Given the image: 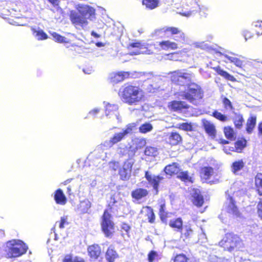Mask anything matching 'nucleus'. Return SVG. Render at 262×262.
Here are the masks:
<instances>
[{
  "label": "nucleus",
  "instance_id": "1",
  "mask_svg": "<svg viewBox=\"0 0 262 262\" xmlns=\"http://www.w3.org/2000/svg\"><path fill=\"white\" fill-rule=\"evenodd\" d=\"M78 12L74 10L70 11V19L75 26L85 27L88 24V19L92 20L95 15V9L86 5L78 4L76 6Z\"/></svg>",
  "mask_w": 262,
  "mask_h": 262
},
{
  "label": "nucleus",
  "instance_id": "2",
  "mask_svg": "<svg viewBox=\"0 0 262 262\" xmlns=\"http://www.w3.org/2000/svg\"><path fill=\"white\" fill-rule=\"evenodd\" d=\"M122 100L129 104H136L143 97V91L138 87L131 85H124L119 91Z\"/></svg>",
  "mask_w": 262,
  "mask_h": 262
},
{
  "label": "nucleus",
  "instance_id": "3",
  "mask_svg": "<svg viewBox=\"0 0 262 262\" xmlns=\"http://www.w3.org/2000/svg\"><path fill=\"white\" fill-rule=\"evenodd\" d=\"M28 247L20 240L13 239L6 243L5 251L8 258L19 257L26 253Z\"/></svg>",
  "mask_w": 262,
  "mask_h": 262
},
{
  "label": "nucleus",
  "instance_id": "4",
  "mask_svg": "<svg viewBox=\"0 0 262 262\" xmlns=\"http://www.w3.org/2000/svg\"><path fill=\"white\" fill-rule=\"evenodd\" d=\"M187 88V92L182 90L181 96L190 103L197 105L203 97V92L201 86L195 83H191L188 84Z\"/></svg>",
  "mask_w": 262,
  "mask_h": 262
},
{
  "label": "nucleus",
  "instance_id": "5",
  "mask_svg": "<svg viewBox=\"0 0 262 262\" xmlns=\"http://www.w3.org/2000/svg\"><path fill=\"white\" fill-rule=\"evenodd\" d=\"M192 75L186 72L185 70H178L171 73V80L172 82L183 86L185 89L188 84H190Z\"/></svg>",
  "mask_w": 262,
  "mask_h": 262
},
{
  "label": "nucleus",
  "instance_id": "6",
  "mask_svg": "<svg viewBox=\"0 0 262 262\" xmlns=\"http://www.w3.org/2000/svg\"><path fill=\"white\" fill-rule=\"evenodd\" d=\"M220 245L225 250L230 252L236 249H240L242 247V243L239 238L231 234H227L226 237L220 242Z\"/></svg>",
  "mask_w": 262,
  "mask_h": 262
},
{
  "label": "nucleus",
  "instance_id": "7",
  "mask_svg": "<svg viewBox=\"0 0 262 262\" xmlns=\"http://www.w3.org/2000/svg\"><path fill=\"white\" fill-rule=\"evenodd\" d=\"M101 228L106 236H111L114 232V223L112 221V215L105 210L102 217Z\"/></svg>",
  "mask_w": 262,
  "mask_h": 262
},
{
  "label": "nucleus",
  "instance_id": "8",
  "mask_svg": "<svg viewBox=\"0 0 262 262\" xmlns=\"http://www.w3.org/2000/svg\"><path fill=\"white\" fill-rule=\"evenodd\" d=\"M104 114L105 117L112 120H117L120 122L121 118L119 112V107L116 104H112L109 102H104Z\"/></svg>",
  "mask_w": 262,
  "mask_h": 262
},
{
  "label": "nucleus",
  "instance_id": "9",
  "mask_svg": "<svg viewBox=\"0 0 262 262\" xmlns=\"http://www.w3.org/2000/svg\"><path fill=\"white\" fill-rule=\"evenodd\" d=\"M142 75V73L135 72L134 74H130L127 72H119L111 73L110 75V79L112 82L117 83L122 81L129 76L136 78L140 77Z\"/></svg>",
  "mask_w": 262,
  "mask_h": 262
},
{
  "label": "nucleus",
  "instance_id": "10",
  "mask_svg": "<svg viewBox=\"0 0 262 262\" xmlns=\"http://www.w3.org/2000/svg\"><path fill=\"white\" fill-rule=\"evenodd\" d=\"M158 31L170 32L172 35H176L174 37V39L178 42L184 43L187 40V37L184 33L178 28L166 27L159 30Z\"/></svg>",
  "mask_w": 262,
  "mask_h": 262
},
{
  "label": "nucleus",
  "instance_id": "11",
  "mask_svg": "<svg viewBox=\"0 0 262 262\" xmlns=\"http://www.w3.org/2000/svg\"><path fill=\"white\" fill-rule=\"evenodd\" d=\"M134 162L132 160H128L124 162L122 167L119 169V174L122 180H127L131 176V172Z\"/></svg>",
  "mask_w": 262,
  "mask_h": 262
},
{
  "label": "nucleus",
  "instance_id": "12",
  "mask_svg": "<svg viewBox=\"0 0 262 262\" xmlns=\"http://www.w3.org/2000/svg\"><path fill=\"white\" fill-rule=\"evenodd\" d=\"M130 48H136L135 51L130 52L132 55L142 54H151L153 53L152 51L149 48L147 45H142L140 42H134L129 44L128 49Z\"/></svg>",
  "mask_w": 262,
  "mask_h": 262
},
{
  "label": "nucleus",
  "instance_id": "13",
  "mask_svg": "<svg viewBox=\"0 0 262 262\" xmlns=\"http://www.w3.org/2000/svg\"><path fill=\"white\" fill-rule=\"evenodd\" d=\"M125 137L122 130L120 132L115 133L108 140H105L103 142V145H104L105 149L110 148L113 147L114 145L121 141Z\"/></svg>",
  "mask_w": 262,
  "mask_h": 262
},
{
  "label": "nucleus",
  "instance_id": "14",
  "mask_svg": "<svg viewBox=\"0 0 262 262\" xmlns=\"http://www.w3.org/2000/svg\"><path fill=\"white\" fill-rule=\"evenodd\" d=\"M224 210L233 215L238 216L239 212L232 196H229L224 205Z\"/></svg>",
  "mask_w": 262,
  "mask_h": 262
},
{
  "label": "nucleus",
  "instance_id": "15",
  "mask_svg": "<svg viewBox=\"0 0 262 262\" xmlns=\"http://www.w3.org/2000/svg\"><path fill=\"white\" fill-rule=\"evenodd\" d=\"M137 150V147L133 148L132 146L127 147L124 144H119L117 148V152L121 157L128 155V157H133Z\"/></svg>",
  "mask_w": 262,
  "mask_h": 262
},
{
  "label": "nucleus",
  "instance_id": "16",
  "mask_svg": "<svg viewBox=\"0 0 262 262\" xmlns=\"http://www.w3.org/2000/svg\"><path fill=\"white\" fill-rule=\"evenodd\" d=\"M221 54L223 56L226 60H224V62L227 63L230 62L233 63L237 67L242 68L243 65V61L238 58L233 56L235 54L232 52H228L225 51L223 53H221Z\"/></svg>",
  "mask_w": 262,
  "mask_h": 262
},
{
  "label": "nucleus",
  "instance_id": "17",
  "mask_svg": "<svg viewBox=\"0 0 262 262\" xmlns=\"http://www.w3.org/2000/svg\"><path fill=\"white\" fill-rule=\"evenodd\" d=\"M105 148L103 143L99 145L97 148L89 156L90 159H92L95 158L97 160H104L106 157V153L104 152V149Z\"/></svg>",
  "mask_w": 262,
  "mask_h": 262
},
{
  "label": "nucleus",
  "instance_id": "18",
  "mask_svg": "<svg viewBox=\"0 0 262 262\" xmlns=\"http://www.w3.org/2000/svg\"><path fill=\"white\" fill-rule=\"evenodd\" d=\"M145 178L156 190H158L159 182L163 179V177L160 176L152 175L148 171L145 172Z\"/></svg>",
  "mask_w": 262,
  "mask_h": 262
},
{
  "label": "nucleus",
  "instance_id": "19",
  "mask_svg": "<svg viewBox=\"0 0 262 262\" xmlns=\"http://www.w3.org/2000/svg\"><path fill=\"white\" fill-rule=\"evenodd\" d=\"M192 201L193 204L197 207H201L204 203L203 196L201 194L199 189H193L191 191Z\"/></svg>",
  "mask_w": 262,
  "mask_h": 262
},
{
  "label": "nucleus",
  "instance_id": "20",
  "mask_svg": "<svg viewBox=\"0 0 262 262\" xmlns=\"http://www.w3.org/2000/svg\"><path fill=\"white\" fill-rule=\"evenodd\" d=\"M203 126L206 132L212 138H215L216 136V129L214 124L207 120L203 121Z\"/></svg>",
  "mask_w": 262,
  "mask_h": 262
},
{
  "label": "nucleus",
  "instance_id": "21",
  "mask_svg": "<svg viewBox=\"0 0 262 262\" xmlns=\"http://www.w3.org/2000/svg\"><path fill=\"white\" fill-rule=\"evenodd\" d=\"M168 106L171 110L174 111H178L183 108H186L188 107V104L185 102L179 101H173L171 102Z\"/></svg>",
  "mask_w": 262,
  "mask_h": 262
},
{
  "label": "nucleus",
  "instance_id": "22",
  "mask_svg": "<svg viewBox=\"0 0 262 262\" xmlns=\"http://www.w3.org/2000/svg\"><path fill=\"white\" fill-rule=\"evenodd\" d=\"M54 200L58 204L63 205L67 202V199L61 189H57L54 194Z\"/></svg>",
  "mask_w": 262,
  "mask_h": 262
},
{
  "label": "nucleus",
  "instance_id": "23",
  "mask_svg": "<svg viewBox=\"0 0 262 262\" xmlns=\"http://www.w3.org/2000/svg\"><path fill=\"white\" fill-rule=\"evenodd\" d=\"M165 172L169 175L178 173L180 171V167L178 163H173L171 164L167 165L164 168Z\"/></svg>",
  "mask_w": 262,
  "mask_h": 262
},
{
  "label": "nucleus",
  "instance_id": "24",
  "mask_svg": "<svg viewBox=\"0 0 262 262\" xmlns=\"http://www.w3.org/2000/svg\"><path fill=\"white\" fill-rule=\"evenodd\" d=\"M88 252L89 253V255L90 257L92 258L93 259H97L100 253H101V249L100 247L97 245H94L92 246H90L88 248Z\"/></svg>",
  "mask_w": 262,
  "mask_h": 262
},
{
  "label": "nucleus",
  "instance_id": "25",
  "mask_svg": "<svg viewBox=\"0 0 262 262\" xmlns=\"http://www.w3.org/2000/svg\"><path fill=\"white\" fill-rule=\"evenodd\" d=\"M213 169L211 167H204L201 169V177L205 181H207L213 174Z\"/></svg>",
  "mask_w": 262,
  "mask_h": 262
},
{
  "label": "nucleus",
  "instance_id": "26",
  "mask_svg": "<svg viewBox=\"0 0 262 262\" xmlns=\"http://www.w3.org/2000/svg\"><path fill=\"white\" fill-rule=\"evenodd\" d=\"M159 45L161 48L163 50H175L178 48V44L170 40H166L160 42Z\"/></svg>",
  "mask_w": 262,
  "mask_h": 262
},
{
  "label": "nucleus",
  "instance_id": "27",
  "mask_svg": "<svg viewBox=\"0 0 262 262\" xmlns=\"http://www.w3.org/2000/svg\"><path fill=\"white\" fill-rule=\"evenodd\" d=\"M213 69L219 75L224 77L225 78L228 80H230L231 81H235L236 80L235 78L232 75H230L226 71L222 70L219 66L214 67L213 68Z\"/></svg>",
  "mask_w": 262,
  "mask_h": 262
},
{
  "label": "nucleus",
  "instance_id": "28",
  "mask_svg": "<svg viewBox=\"0 0 262 262\" xmlns=\"http://www.w3.org/2000/svg\"><path fill=\"white\" fill-rule=\"evenodd\" d=\"M245 163L243 160H239L234 162L231 166V170L234 173L237 174L244 167Z\"/></svg>",
  "mask_w": 262,
  "mask_h": 262
},
{
  "label": "nucleus",
  "instance_id": "29",
  "mask_svg": "<svg viewBox=\"0 0 262 262\" xmlns=\"http://www.w3.org/2000/svg\"><path fill=\"white\" fill-rule=\"evenodd\" d=\"M31 30L33 32L34 36L37 40H43L48 38L47 34L41 29L38 28L36 29L34 28H31Z\"/></svg>",
  "mask_w": 262,
  "mask_h": 262
},
{
  "label": "nucleus",
  "instance_id": "30",
  "mask_svg": "<svg viewBox=\"0 0 262 262\" xmlns=\"http://www.w3.org/2000/svg\"><path fill=\"white\" fill-rule=\"evenodd\" d=\"M91 202L88 200L81 201L79 205L78 210L82 213H86L91 207Z\"/></svg>",
  "mask_w": 262,
  "mask_h": 262
},
{
  "label": "nucleus",
  "instance_id": "31",
  "mask_svg": "<svg viewBox=\"0 0 262 262\" xmlns=\"http://www.w3.org/2000/svg\"><path fill=\"white\" fill-rule=\"evenodd\" d=\"M147 194V190L142 188L137 189L133 191L132 193L133 198L137 200L141 199L142 198L145 196Z\"/></svg>",
  "mask_w": 262,
  "mask_h": 262
},
{
  "label": "nucleus",
  "instance_id": "32",
  "mask_svg": "<svg viewBox=\"0 0 262 262\" xmlns=\"http://www.w3.org/2000/svg\"><path fill=\"white\" fill-rule=\"evenodd\" d=\"M105 257L108 262H114L115 259L118 257V254L113 248L110 247L106 251Z\"/></svg>",
  "mask_w": 262,
  "mask_h": 262
},
{
  "label": "nucleus",
  "instance_id": "33",
  "mask_svg": "<svg viewBox=\"0 0 262 262\" xmlns=\"http://www.w3.org/2000/svg\"><path fill=\"white\" fill-rule=\"evenodd\" d=\"M142 212H145L147 217L148 222L150 223L154 222L155 220V215L153 211V209L148 206L143 207Z\"/></svg>",
  "mask_w": 262,
  "mask_h": 262
},
{
  "label": "nucleus",
  "instance_id": "34",
  "mask_svg": "<svg viewBox=\"0 0 262 262\" xmlns=\"http://www.w3.org/2000/svg\"><path fill=\"white\" fill-rule=\"evenodd\" d=\"M169 225L171 228L176 229L177 231H181L183 228V222L181 218L170 220Z\"/></svg>",
  "mask_w": 262,
  "mask_h": 262
},
{
  "label": "nucleus",
  "instance_id": "35",
  "mask_svg": "<svg viewBox=\"0 0 262 262\" xmlns=\"http://www.w3.org/2000/svg\"><path fill=\"white\" fill-rule=\"evenodd\" d=\"M256 188L259 195H262V173H257L255 178Z\"/></svg>",
  "mask_w": 262,
  "mask_h": 262
},
{
  "label": "nucleus",
  "instance_id": "36",
  "mask_svg": "<svg viewBox=\"0 0 262 262\" xmlns=\"http://www.w3.org/2000/svg\"><path fill=\"white\" fill-rule=\"evenodd\" d=\"M160 0H143L142 4L149 9H154L159 6Z\"/></svg>",
  "mask_w": 262,
  "mask_h": 262
},
{
  "label": "nucleus",
  "instance_id": "37",
  "mask_svg": "<svg viewBox=\"0 0 262 262\" xmlns=\"http://www.w3.org/2000/svg\"><path fill=\"white\" fill-rule=\"evenodd\" d=\"M177 178L185 182H191V177L189 176L187 171H179L177 173Z\"/></svg>",
  "mask_w": 262,
  "mask_h": 262
},
{
  "label": "nucleus",
  "instance_id": "38",
  "mask_svg": "<svg viewBox=\"0 0 262 262\" xmlns=\"http://www.w3.org/2000/svg\"><path fill=\"white\" fill-rule=\"evenodd\" d=\"M182 140L181 136L176 132L171 133L169 137V141L172 145L178 144Z\"/></svg>",
  "mask_w": 262,
  "mask_h": 262
},
{
  "label": "nucleus",
  "instance_id": "39",
  "mask_svg": "<svg viewBox=\"0 0 262 262\" xmlns=\"http://www.w3.org/2000/svg\"><path fill=\"white\" fill-rule=\"evenodd\" d=\"M256 124V117L251 116L248 119L247 122V131L251 133Z\"/></svg>",
  "mask_w": 262,
  "mask_h": 262
},
{
  "label": "nucleus",
  "instance_id": "40",
  "mask_svg": "<svg viewBox=\"0 0 262 262\" xmlns=\"http://www.w3.org/2000/svg\"><path fill=\"white\" fill-rule=\"evenodd\" d=\"M252 26L258 36L262 34V21H253Z\"/></svg>",
  "mask_w": 262,
  "mask_h": 262
},
{
  "label": "nucleus",
  "instance_id": "41",
  "mask_svg": "<svg viewBox=\"0 0 262 262\" xmlns=\"http://www.w3.org/2000/svg\"><path fill=\"white\" fill-rule=\"evenodd\" d=\"M182 236H184L186 238L190 237L193 234V230L189 225L184 226L181 230Z\"/></svg>",
  "mask_w": 262,
  "mask_h": 262
},
{
  "label": "nucleus",
  "instance_id": "42",
  "mask_svg": "<svg viewBox=\"0 0 262 262\" xmlns=\"http://www.w3.org/2000/svg\"><path fill=\"white\" fill-rule=\"evenodd\" d=\"M144 154L147 156L155 157L158 154V152L156 148L148 146L145 148Z\"/></svg>",
  "mask_w": 262,
  "mask_h": 262
},
{
  "label": "nucleus",
  "instance_id": "43",
  "mask_svg": "<svg viewBox=\"0 0 262 262\" xmlns=\"http://www.w3.org/2000/svg\"><path fill=\"white\" fill-rule=\"evenodd\" d=\"M224 134L226 137L230 140H232L235 138L234 130L230 127H225L224 128Z\"/></svg>",
  "mask_w": 262,
  "mask_h": 262
},
{
  "label": "nucleus",
  "instance_id": "44",
  "mask_svg": "<svg viewBox=\"0 0 262 262\" xmlns=\"http://www.w3.org/2000/svg\"><path fill=\"white\" fill-rule=\"evenodd\" d=\"M152 129V126L149 123H146L139 127V130L142 133H146L151 131Z\"/></svg>",
  "mask_w": 262,
  "mask_h": 262
},
{
  "label": "nucleus",
  "instance_id": "45",
  "mask_svg": "<svg viewBox=\"0 0 262 262\" xmlns=\"http://www.w3.org/2000/svg\"><path fill=\"white\" fill-rule=\"evenodd\" d=\"M176 127L186 131H190L192 129L191 124L188 123H178L176 124Z\"/></svg>",
  "mask_w": 262,
  "mask_h": 262
},
{
  "label": "nucleus",
  "instance_id": "46",
  "mask_svg": "<svg viewBox=\"0 0 262 262\" xmlns=\"http://www.w3.org/2000/svg\"><path fill=\"white\" fill-rule=\"evenodd\" d=\"M234 122L236 127L239 128L243 124V118L240 114H236L234 118Z\"/></svg>",
  "mask_w": 262,
  "mask_h": 262
},
{
  "label": "nucleus",
  "instance_id": "47",
  "mask_svg": "<svg viewBox=\"0 0 262 262\" xmlns=\"http://www.w3.org/2000/svg\"><path fill=\"white\" fill-rule=\"evenodd\" d=\"M52 36L56 41L60 43L68 42V40L67 38L62 36L55 32L52 33Z\"/></svg>",
  "mask_w": 262,
  "mask_h": 262
},
{
  "label": "nucleus",
  "instance_id": "48",
  "mask_svg": "<svg viewBox=\"0 0 262 262\" xmlns=\"http://www.w3.org/2000/svg\"><path fill=\"white\" fill-rule=\"evenodd\" d=\"M174 262H190L189 259L185 255L180 254L177 255L174 259Z\"/></svg>",
  "mask_w": 262,
  "mask_h": 262
},
{
  "label": "nucleus",
  "instance_id": "49",
  "mask_svg": "<svg viewBox=\"0 0 262 262\" xmlns=\"http://www.w3.org/2000/svg\"><path fill=\"white\" fill-rule=\"evenodd\" d=\"M213 116L221 121H226L227 120V117L225 115L217 111H215L213 113Z\"/></svg>",
  "mask_w": 262,
  "mask_h": 262
},
{
  "label": "nucleus",
  "instance_id": "50",
  "mask_svg": "<svg viewBox=\"0 0 262 262\" xmlns=\"http://www.w3.org/2000/svg\"><path fill=\"white\" fill-rule=\"evenodd\" d=\"M223 103L224 104V107L226 110H233V106L231 103V102L227 98L225 97L223 99Z\"/></svg>",
  "mask_w": 262,
  "mask_h": 262
},
{
  "label": "nucleus",
  "instance_id": "51",
  "mask_svg": "<svg viewBox=\"0 0 262 262\" xmlns=\"http://www.w3.org/2000/svg\"><path fill=\"white\" fill-rule=\"evenodd\" d=\"M198 6L199 7L200 9V14L201 16L206 17L208 15V8L205 6H202L201 7H200L198 5Z\"/></svg>",
  "mask_w": 262,
  "mask_h": 262
},
{
  "label": "nucleus",
  "instance_id": "52",
  "mask_svg": "<svg viewBox=\"0 0 262 262\" xmlns=\"http://www.w3.org/2000/svg\"><path fill=\"white\" fill-rule=\"evenodd\" d=\"M135 127L134 124H129L127 125L125 128L122 129V132L124 133L125 136L128 134H130L133 130V128Z\"/></svg>",
  "mask_w": 262,
  "mask_h": 262
},
{
  "label": "nucleus",
  "instance_id": "53",
  "mask_svg": "<svg viewBox=\"0 0 262 262\" xmlns=\"http://www.w3.org/2000/svg\"><path fill=\"white\" fill-rule=\"evenodd\" d=\"M242 35L244 37L245 39L247 41L249 39H251L253 37V33L248 30H244L242 32Z\"/></svg>",
  "mask_w": 262,
  "mask_h": 262
},
{
  "label": "nucleus",
  "instance_id": "54",
  "mask_svg": "<svg viewBox=\"0 0 262 262\" xmlns=\"http://www.w3.org/2000/svg\"><path fill=\"white\" fill-rule=\"evenodd\" d=\"M158 255V253L156 251H151L148 255L149 262H153Z\"/></svg>",
  "mask_w": 262,
  "mask_h": 262
},
{
  "label": "nucleus",
  "instance_id": "55",
  "mask_svg": "<svg viewBox=\"0 0 262 262\" xmlns=\"http://www.w3.org/2000/svg\"><path fill=\"white\" fill-rule=\"evenodd\" d=\"M100 111V108L97 107L94 108L89 112V115L93 116V117H96V116L99 113Z\"/></svg>",
  "mask_w": 262,
  "mask_h": 262
},
{
  "label": "nucleus",
  "instance_id": "56",
  "mask_svg": "<svg viewBox=\"0 0 262 262\" xmlns=\"http://www.w3.org/2000/svg\"><path fill=\"white\" fill-rule=\"evenodd\" d=\"M109 166L111 168L116 171L119 167V163L118 162H111L109 163Z\"/></svg>",
  "mask_w": 262,
  "mask_h": 262
},
{
  "label": "nucleus",
  "instance_id": "57",
  "mask_svg": "<svg viewBox=\"0 0 262 262\" xmlns=\"http://www.w3.org/2000/svg\"><path fill=\"white\" fill-rule=\"evenodd\" d=\"M165 204H161L160 205V208L159 209V214L162 218L163 216H166V213L165 212Z\"/></svg>",
  "mask_w": 262,
  "mask_h": 262
},
{
  "label": "nucleus",
  "instance_id": "58",
  "mask_svg": "<svg viewBox=\"0 0 262 262\" xmlns=\"http://www.w3.org/2000/svg\"><path fill=\"white\" fill-rule=\"evenodd\" d=\"M257 212L258 216L262 219V201H260L257 205Z\"/></svg>",
  "mask_w": 262,
  "mask_h": 262
},
{
  "label": "nucleus",
  "instance_id": "59",
  "mask_svg": "<svg viewBox=\"0 0 262 262\" xmlns=\"http://www.w3.org/2000/svg\"><path fill=\"white\" fill-rule=\"evenodd\" d=\"M67 218H65L64 217H61L60 221L59 224V227L60 228L62 229L64 227V224H67Z\"/></svg>",
  "mask_w": 262,
  "mask_h": 262
},
{
  "label": "nucleus",
  "instance_id": "60",
  "mask_svg": "<svg viewBox=\"0 0 262 262\" xmlns=\"http://www.w3.org/2000/svg\"><path fill=\"white\" fill-rule=\"evenodd\" d=\"M94 71L92 67H89L83 69V72L86 74H90Z\"/></svg>",
  "mask_w": 262,
  "mask_h": 262
},
{
  "label": "nucleus",
  "instance_id": "61",
  "mask_svg": "<svg viewBox=\"0 0 262 262\" xmlns=\"http://www.w3.org/2000/svg\"><path fill=\"white\" fill-rule=\"evenodd\" d=\"M178 54L177 53H173L171 54H169L167 55V59L170 60H177L178 57H177Z\"/></svg>",
  "mask_w": 262,
  "mask_h": 262
},
{
  "label": "nucleus",
  "instance_id": "62",
  "mask_svg": "<svg viewBox=\"0 0 262 262\" xmlns=\"http://www.w3.org/2000/svg\"><path fill=\"white\" fill-rule=\"evenodd\" d=\"M137 141L138 142V147L140 148L146 144V141L144 139H138Z\"/></svg>",
  "mask_w": 262,
  "mask_h": 262
},
{
  "label": "nucleus",
  "instance_id": "63",
  "mask_svg": "<svg viewBox=\"0 0 262 262\" xmlns=\"http://www.w3.org/2000/svg\"><path fill=\"white\" fill-rule=\"evenodd\" d=\"M121 228L123 230H124L125 231L127 232L130 229L129 226L125 223H123L121 226Z\"/></svg>",
  "mask_w": 262,
  "mask_h": 262
},
{
  "label": "nucleus",
  "instance_id": "64",
  "mask_svg": "<svg viewBox=\"0 0 262 262\" xmlns=\"http://www.w3.org/2000/svg\"><path fill=\"white\" fill-rule=\"evenodd\" d=\"M63 262H73V261L72 260V258H71V256L67 255L64 257Z\"/></svg>",
  "mask_w": 262,
  "mask_h": 262
}]
</instances>
